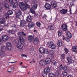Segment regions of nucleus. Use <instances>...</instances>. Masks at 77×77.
I'll return each mask as SVG.
<instances>
[{"label": "nucleus", "instance_id": "nucleus-1", "mask_svg": "<svg viewBox=\"0 0 77 77\" xmlns=\"http://www.w3.org/2000/svg\"><path fill=\"white\" fill-rule=\"evenodd\" d=\"M8 3H10V5H12L13 8H16L18 6V2L17 0H5Z\"/></svg>", "mask_w": 77, "mask_h": 77}, {"label": "nucleus", "instance_id": "nucleus-2", "mask_svg": "<svg viewBox=\"0 0 77 77\" xmlns=\"http://www.w3.org/2000/svg\"><path fill=\"white\" fill-rule=\"evenodd\" d=\"M48 46L49 48L54 50L56 48V45L53 42H49L48 43Z\"/></svg>", "mask_w": 77, "mask_h": 77}, {"label": "nucleus", "instance_id": "nucleus-3", "mask_svg": "<svg viewBox=\"0 0 77 77\" xmlns=\"http://www.w3.org/2000/svg\"><path fill=\"white\" fill-rule=\"evenodd\" d=\"M19 6L22 10L23 11H26V7L25 6L24 3L23 2H20L19 4Z\"/></svg>", "mask_w": 77, "mask_h": 77}, {"label": "nucleus", "instance_id": "nucleus-4", "mask_svg": "<svg viewBox=\"0 0 77 77\" xmlns=\"http://www.w3.org/2000/svg\"><path fill=\"white\" fill-rule=\"evenodd\" d=\"M2 5L5 9L8 10V9H10L9 8V5L7 3L3 2H2Z\"/></svg>", "mask_w": 77, "mask_h": 77}, {"label": "nucleus", "instance_id": "nucleus-5", "mask_svg": "<svg viewBox=\"0 0 77 77\" xmlns=\"http://www.w3.org/2000/svg\"><path fill=\"white\" fill-rule=\"evenodd\" d=\"M6 47L7 50L9 51H11L12 50V46L10 42H8L7 43Z\"/></svg>", "mask_w": 77, "mask_h": 77}, {"label": "nucleus", "instance_id": "nucleus-6", "mask_svg": "<svg viewBox=\"0 0 77 77\" xmlns=\"http://www.w3.org/2000/svg\"><path fill=\"white\" fill-rule=\"evenodd\" d=\"M61 29L63 31H66L68 30V26L66 24H63L61 26Z\"/></svg>", "mask_w": 77, "mask_h": 77}, {"label": "nucleus", "instance_id": "nucleus-7", "mask_svg": "<svg viewBox=\"0 0 77 77\" xmlns=\"http://www.w3.org/2000/svg\"><path fill=\"white\" fill-rule=\"evenodd\" d=\"M2 39L4 42H6L9 39V37L8 35H4L2 37Z\"/></svg>", "mask_w": 77, "mask_h": 77}, {"label": "nucleus", "instance_id": "nucleus-8", "mask_svg": "<svg viewBox=\"0 0 77 77\" xmlns=\"http://www.w3.org/2000/svg\"><path fill=\"white\" fill-rule=\"evenodd\" d=\"M28 39L29 42H33L34 40V36L32 35H29L28 36Z\"/></svg>", "mask_w": 77, "mask_h": 77}, {"label": "nucleus", "instance_id": "nucleus-9", "mask_svg": "<svg viewBox=\"0 0 77 77\" xmlns=\"http://www.w3.org/2000/svg\"><path fill=\"white\" fill-rule=\"evenodd\" d=\"M33 44L34 45H38L39 43V38L37 37H35L33 40Z\"/></svg>", "mask_w": 77, "mask_h": 77}, {"label": "nucleus", "instance_id": "nucleus-10", "mask_svg": "<svg viewBox=\"0 0 77 77\" xmlns=\"http://www.w3.org/2000/svg\"><path fill=\"white\" fill-rule=\"evenodd\" d=\"M17 47L18 49H21L23 48V44L20 43H17Z\"/></svg>", "mask_w": 77, "mask_h": 77}, {"label": "nucleus", "instance_id": "nucleus-11", "mask_svg": "<svg viewBox=\"0 0 77 77\" xmlns=\"http://www.w3.org/2000/svg\"><path fill=\"white\" fill-rule=\"evenodd\" d=\"M48 29L50 30H53L55 29V26L54 24H51L48 27Z\"/></svg>", "mask_w": 77, "mask_h": 77}, {"label": "nucleus", "instance_id": "nucleus-12", "mask_svg": "<svg viewBox=\"0 0 77 77\" xmlns=\"http://www.w3.org/2000/svg\"><path fill=\"white\" fill-rule=\"evenodd\" d=\"M28 26L29 29H31L32 28L33 26H35V23L32 22H31L29 23L28 24Z\"/></svg>", "mask_w": 77, "mask_h": 77}, {"label": "nucleus", "instance_id": "nucleus-13", "mask_svg": "<svg viewBox=\"0 0 77 77\" xmlns=\"http://www.w3.org/2000/svg\"><path fill=\"white\" fill-rule=\"evenodd\" d=\"M72 50L73 52L77 53V46H74L72 47Z\"/></svg>", "mask_w": 77, "mask_h": 77}, {"label": "nucleus", "instance_id": "nucleus-14", "mask_svg": "<svg viewBox=\"0 0 77 77\" xmlns=\"http://www.w3.org/2000/svg\"><path fill=\"white\" fill-rule=\"evenodd\" d=\"M31 7L33 9L35 10L37 8V7H38V5L35 3H32L31 5Z\"/></svg>", "mask_w": 77, "mask_h": 77}, {"label": "nucleus", "instance_id": "nucleus-15", "mask_svg": "<svg viewBox=\"0 0 77 77\" xmlns=\"http://www.w3.org/2000/svg\"><path fill=\"white\" fill-rule=\"evenodd\" d=\"M20 26L21 27H23L26 26V21L23 20V22L20 23Z\"/></svg>", "mask_w": 77, "mask_h": 77}, {"label": "nucleus", "instance_id": "nucleus-16", "mask_svg": "<svg viewBox=\"0 0 77 77\" xmlns=\"http://www.w3.org/2000/svg\"><path fill=\"white\" fill-rule=\"evenodd\" d=\"M60 12L62 14H65L66 13L68 12V9H66L65 10L63 9L60 11Z\"/></svg>", "mask_w": 77, "mask_h": 77}, {"label": "nucleus", "instance_id": "nucleus-17", "mask_svg": "<svg viewBox=\"0 0 77 77\" xmlns=\"http://www.w3.org/2000/svg\"><path fill=\"white\" fill-rule=\"evenodd\" d=\"M57 45L59 47L62 46V41L61 40H59L58 41Z\"/></svg>", "mask_w": 77, "mask_h": 77}, {"label": "nucleus", "instance_id": "nucleus-18", "mask_svg": "<svg viewBox=\"0 0 77 77\" xmlns=\"http://www.w3.org/2000/svg\"><path fill=\"white\" fill-rule=\"evenodd\" d=\"M9 18V16L8 14H7V13H5V14L4 16L3 17V18L5 20H7V19H8Z\"/></svg>", "mask_w": 77, "mask_h": 77}, {"label": "nucleus", "instance_id": "nucleus-19", "mask_svg": "<svg viewBox=\"0 0 77 77\" xmlns=\"http://www.w3.org/2000/svg\"><path fill=\"white\" fill-rule=\"evenodd\" d=\"M45 7L46 9H50L51 8V5L48 3H47L45 5Z\"/></svg>", "mask_w": 77, "mask_h": 77}, {"label": "nucleus", "instance_id": "nucleus-20", "mask_svg": "<svg viewBox=\"0 0 77 77\" xmlns=\"http://www.w3.org/2000/svg\"><path fill=\"white\" fill-rule=\"evenodd\" d=\"M66 34L67 36L69 38H71L72 37V35H71V33L67 31L66 32Z\"/></svg>", "mask_w": 77, "mask_h": 77}, {"label": "nucleus", "instance_id": "nucleus-21", "mask_svg": "<svg viewBox=\"0 0 77 77\" xmlns=\"http://www.w3.org/2000/svg\"><path fill=\"white\" fill-rule=\"evenodd\" d=\"M45 60H41L39 62V64L40 65L42 66H43L44 64H45Z\"/></svg>", "mask_w": 77, "mask_h": 77}, {"label": "nucleus", "instance_id": "nucleus-22", "mask_svg": "<svg viewBox=\"0 0 77 77\" xmlns=\"http://www.w3.org/2000/svg\"><path fill=\"white\" fill-rule=\"evenodd\" d=\"M19 41H20L21 44H23L24 43L25 41L24 38H23V37H20L19 38Z\"/></svg>", "mask_w": 77, "mask_h": 77}, {"label": "nucleus", "instance_id": "nucleus-23", "mask_svg": "<svg viewBox=\"0 0 77 77\" xmlns=\"http://www.w3.org/2000/svg\"><path fill=\"white\" fill-rule=\"evenodd\" d=\"M26 20L27 22H30L32 21V17L30 16H28L27 17V19Z\"/></svg>", "mask_w": 77, "mask_h": 77}, {"label": "nucleus", "instance_id": "nucleus-24", "mask_svg": "<svg viewBox=\"0 0 77 77\" xmlns=\"http://www.w3.org/2000/svg\"><path fill=\"white\" fill-rule=\"evenodd\" d=\"M5 56V53L3 51H0V56L3 57Z\"/></svg>", "mask_w": 77, "mask_h": 77}, {"label": "nucleus", "instance_id": "nucleus-25", "mask_svg": "<svg viewBox=\"0 0 77 77\" xmlns=\"http://www.w3.org/2000/svg\"><path fill=\"white\" fill-rule=\"evenodd\" d=\"M44 72H49L50 71V68L49 67H46L44 69Z\"/></svg>", "mask_w": 77, "mask_h": 77}, {"label": "nucleus", "instance_id": "nucleus-26", "mask_svg": "<svg viewBox=\"0 0 77 77\" xmlns=\"http://www.w3.org/2000/svg\"><path fill=\"white\" fill-rule=\"evenodd\" d=\"M45 48H40L39 49V51L41 53H44Z\"/></svg>", "mask_w": 77, "mask_h": 77}, {"label": "nucleus", "instance_id": "nucleus-27", "mask_svg": "<svg viewBox=\"0 0 77 77\" xmlns=\"http://www.w3.org/2000/svg\"><path fill=\"white\" fill-rule=\"evenodd\" d=\"M51 62V59H50V58H47L46 59L45 62L46 63H47V64H49V63H50Z\"/></svg>", "mask_w": 77, "mask_h": 77}, {"label": "nucleus", "instance_id": "nucleus-28", "mask_svg": "<svg viewBox=\"0 0 77 77\" xmlns=\"http://www.w3.org/2000/svg\"><path fill=\"white\" fill-rule=\"evenodd\" d=\"M68 62V65H70V64H71V63H73L74 62V61L73 60L71 59L69 60Z\"/></svg>", "mask_w": 77, "mask_h": 77}, {"label": "nucleus", "instance_id": "nucleus-29", "mask_svg": "<svg viewBox=\"0 0 77 77\" xmlns=\"http://www.w3.org/2000/svg\"><path fill=\"white\" fill-rule=\"evenodd\" d=\"M51 5L52 7L54 8H56L57 5H56V3L54 2H52Z\"/></svg>", "mask_w": 77, "mask_h": 77}, {"label": "nucleus", "instance_id": "nucleus-30", "mask_svg": "<svg viewBox=\"0 0 77 77\" xmlns=\"http://www.w3.org/2000/svg\"><path fill=\"white\" fill-rule=\"evenodd\" d=\"M16 14H18V15H22V12H21V11L18 10L16 12Z\"/></svg>", "mask_w": 77, "mask_h": 77}, {"label": "nucleus", "instance_id": "nucleus-31", "mask_svg": "<svg viewBox=\"0 0 77 77\" xmlns=\"http://www.w3.org/2000/svg\"><path fill=\"white\" fill-rule=\"evenodd\" d=\"M49 77H54L55 75L53 72H51L49 74Z\"/></svg>", "mask_w": 77, "mask_h": 77}, {"label": "nucleus", "instance_id": "nucleus-32", "mask_svg": "<svg viewBox=\"0 0 77 77\" xmlns=\"http://www.w3.org/2000/svg\"><path fill=\"white\" fill-rule=\"evenodd\" d=\"M57 69L58 70H62V69H63V66H62V64H61L57 68Z\"/></svg>", "mask_w": 77, "mask_h": 77}, {"label": "nucleus", "instance_id": "nucleus-33", "mask_svg": "<svg viewBox=\"0 0 77 77\" xmlns=\"http://www.w3.org/2000/svg\"><path fill=\"white\" fill-rule=\"evenodd\" d=\"M5 21H6V20L3 18L0 19V23L1 24H4L5 23Z\"/></svg>", "mask_w": 77, "mask_h": 77}, {"label": "nucleus", "instance_id": "nucleus-34", "mask_svg": "<svg viewBox=\"0 0 77 77\" xmlns=\"http://www.w3.org/2000/svg\"><path fill=\"white\" fill-rule=\"evenodd\" d=\"M62 74L63 75H64V76H66L67 75V74H68L67 72L66 71H63V72H62Z\"/></svg>", "mask_w": 77, "mask_h": 77}, {"label": "nucleus", "instance_id": "nucleus-35", "mask_svg": "<svg viewBox=\"0 0 77 77\" xmlns=\"http://www.w3.org/2000/svg\"><path fill=\"white\" fill-rule=\"evenodd\" d=\"M42 74L43 77H46L47 76V72H42Z\"/></svg>", "mask_w": 77, "mask_h": 77}, {"label": "nucleus", "instance_id": "nucleus-36", "mask_svg": "<svg viewBox=\"0 0 77 77\" xmlns=\"http://www.w3.org/2000/svg\"><path fill=\"white\" fill-rule=\"evenodd\" d=\"M17 35L19 38L23 37V35H21V32H18Z\"/></svg>", "mask_w": 77, "mask_h": 77}, {"label": "nucleus", "instance_id": "nucleus-37", "mask_svg": "<svg viewBox=\"0 0 77 77\" xmlns=\"http://www.w3.org/2000/svg\"><path fill=\"white\" fill-rule=\"evenodd\" d=\"M63 69L64 71H66V70H67L68 69V67H67V66H65L63 67Z\"/></svg>", "mask_w": 77, "mask_h": 77}, {"label": "nucleus", "instance_id": "nucleus-38", "mask_svg": "<svg viewBox=\"0 0 77 77\" xmlns=\"http://www.w3.org/2000/svg\"><path fill=\"white\" fill-rule=\"evenodd\" d=\"M62 31H58V36H61V35H62Z\"/></svg>", "mask_w": 77, "mask_h": 77}, {"label": "nucleus", "instance_id": "nucleus-39", "mask_svg": "<svg viewBox=\"0 0 77 77\" xmlns=\"http://www.w3.org/2000/svg\"><path fill=\"white\" fill-rule=\"evenodd\" d=\"M7 13L10 15H12V14H13V12L11 10H9L7 12Z\"/></svg>", "mask_w": 77, "mask_h": 77}, {"label": "nucleus", "instance_id": "nucleus-40", "mask_svg": "<svg viewBox=\"0 0 77 77\" xmlns=\"http://www.w3.org/2000/svg\"><path fill=\"white\" fill-rule=\"evenodd\" d=\"M71 58H72L71 56L70 55H68L67 57V60L68 61H69V60L71 59Z\"/></svg>", "mask_w": 77, "mask_h": 77}, {"label": "nucleus", "instance_id": "nucleus-41", "mask_svg": "<svg viewBox=\"0 0 77 77\" xmlns=\"http://www.w3.org/2000/svg\"><path fill=\"white\" fill-rule=\"evenodd\" d=\"M16 16L17 18L18 19H20V18H21V15L16 14Z\"/></svg>", "mask_w": 77, "mask_h": 77}, {"label": "nucleus", "instance_id": "nucleus-42", "mask_svg": "<svg viewBox=\"0 0 77 77\" xmlns=\"http://www.w3.org/2000/svg\"><path fill=\"white\" fill-rule=\"evenodd\" d=\"M36 24L37 26H38L39 27H40V26H41V23L39 22H38L36 23Z\"/></svg>", "mask_w": 77, "mask_h": 77}, {"label": "nucleus", "instance_id": "nucleus-43", "mask_svg": "<svg viewBox=\"0 0 77 77\" xmlns=\"http://www.w3.org/2000/svg\"><path fill=\"white\" fill-rule=\"evenodd\" d=\"M8 33L11 35V34H13L14 31L12 30H10L8 31Z\"/></svg>", "mask_w": 77, "mask_h": 77}, {"label": "nucleus", "instance_id": "nucleus-44", "mask_svg": "<svg viewBox=\"0 0 77 77\" xmlns=\"http://www.w3.org/2000/svg\"><path fill=\"white\" fill-rule=\"evenodd\" d=\"M44 53L46 54H48V53H49V51H48V50L47 49L45 50V49L44 51Z\"/></svg>", "mask_w": 77, "mask_h": 77}, {"label": "nucleus", "instance_id": "nucleus-45", "mask_svg": "<svg viewBox=\"0 0 77 77\" xmlns=\"http://www.w3.org/2000/svg\"><path fill=\"white\" fill-rule=\"evenodd\" d=\"M64 50H65V52L66 53V54H67V53H68L69 51L68 49H67L66 48H65Z\"/></svg>", "mask_w": 77, "mask_h": 77}, {"label": "nucleus", "instance_id": "nucleus-46", "mask_svg": "<svg viewBox=\"0 0 77 77\" xmlns=\"http://www.w3.org/2000/svg\"><path fill=\"white\" fill-rule=\"evenodd\" d=\"M30 11L32 13V14H35V11L34 10H33L32 8L30 9Z\"/></svg>", "mask_w": 77, "mask_h": 77}, {"label": "nucleus", "instance_id": "nucleus-47", "mask_svg": "<svg viewBox=\"0 0 77 77\" xmlns=\"http://www.w3.org/2000/svg\"><path fill=\"white\" fill-rule=\"evenodd\" d=\"M6 46L4 45L2 46L1 47V50H2V51H3V50L6 49Z\"/></svg>", "mask_w": 77, "mask_h": 77}, {"label": "nucleus", "instance_id": "nucleus-48", "mask_svg": "<svg viewBox=\"0 0 77 77\" xmlns=\"http://www.w3.org/2000/svg\"><path fill=\"white\" fill-rule=\"evenodd\" d=\"M65 40L66 41V42H69L70 41V39L68 37H66L65 38Z\"/></svg>", "mask_w": 77, "mask_h": 77}, {"label": "nucleus", "instance_id": "nucleus-49", "mask_svg": "<svg viewBox=\"0 0 77 77\" xmlns=\"http://www.w3.org/2000/svg\"><path fill=\"white\" fill-rule=\"evenodd\" d=\"M21 34L23 36H26V33L24 32V31L22 32Z\"/></svg>", "mask_w": 77, "mask_h": 77}, {"label": "nucleus", "instance_id": "nucleus-50", "mask_svg": "<svg viewBox=\"0 0 77 77\" xmlns=\"http://www.w3.org/2000/svg\"><path fill=\"white\" fill-rule=\"evenodd\" d=\"M52 62L54 65H56V61L55 60H52Z\"/></svg>", "mask_w": 77, "mask_h": 77}, {"label": "nucleus", "instance_id": "nucleus-51", "mask_svg": "<svg viewBox=\"0 0 77 77\" xmlns=\"http://www.w3.org/2000/svg\"><path fill=\"white\" fill-rule=\"evenodd\" d=\"M3 7H1L0 8V12H3Z\"/></svg>", "mask_w": 77, "mask_h": 77}, {"label": "nucleus", "instance_id": "nucleus-52", "mask_svg": "<svg viewBox=\"0 0 77 77\" xmlns=\"http://www.w3.org/2000/svg\"><path fill=\"white\" fill-rule=\"evenodd\" d=\"M21 56L23 57H27V55H26L25 54H22L21 55Z\"/></svg>", "mask_w": 77, "mask_h": 77}, {"label": "nucleus", "instance_id": "nucleus-53", "mask_svg": "<svg viewBox=\"0 0 77 77\" xmlns=\"http://www.w3.org/2000/svg\"><path fill=\"white\" fill-rule=\"evenodd\" d=\"M42 17L46 18L47 17V16L46 14H45L43 15V16H42Z\"/></svg>", "mask_w": 77, "mask_h": 77}, {"label": "nucleus", "instance_id": "nucleus-54", "mask_svg": "<svg viewBox=\"0 0 77 77\" xmlns=\"http://www.w3.org/2000/svg\"><path fill=\"white\" fill-rule=\"evenodd\" d=\"M2 43H3V41H2V38H0V45H1Z\"/></svg>", "mask_w": 77, "mask_h": 77}, {"label": "nucleus", "instance_id": "nucleus-55", "mask_svg": "<svg viewBox=\"0 0 77 77\" xmlns=\"http://www.w3.org/2000/svg\"><path fill=\"white\" fill-rule=\"evenodd\" d=\"M61 56L62 57V58L63 59H65V54H63L61 55Z\"/></svg>", "mask_w": 77, "mask_h": 77}, {"label": "nucleus", "instance_id": "nucleus-56", "mask_svg": "<svg viewBox=\"0 0 77 77\" xmlns=\"http://www.w3.org/2000/svg\"><path fill=\"white\" fill-rule=\"evenodd\" d=\"M32 2L33 3H35L36 1V0H32Z\"/></svg>", "mask_w": 77, "mask_h": 77}, {"label": "nucleus", "instance_id": "nucleus-57", "mask_svg": "<svg viewBox=\"0 0 77 77\" xmlns=\"http://www.w3.org/2000/svg\"><path fill=\"white\" fill-rule=\"evenodd\" d=\"M70 14H71L72 13H71V8H70V10H69Z\"/></svg>", "mask_w": 77, "mask_h": 77}, {"label": "nucleus", "instance_id": "nucleus-58", "mask_svg": "<svg viewBox=\"0 0 77 77\" xmlns=\"http://www.w3.org/2000/svg\"><path fill=\"white\" fill-rule=\"evenodd\" d=\"M26 7L27 8H28V9H29V8H30V6H29V5H26Z\"/></svg>", "mask_w": 77, "mask_h": 77}, {"label": "nucleus", "instance_id": "nucleus-59", "mask_svg": "<svg viewBox=\"0 0 77 77\" xmlns=\"http://www.w3.org/2000/svg\"><path fill=\"white\" fill-rule=\"evenodd\" d=\"M28 4H27V2H26L25 3V6L26 7V6H27V5H28Z\"/></svg>", "mask_w": 77, "mask_h": 77}, {"label": "nucleus", "instance_id": "nucleus-60", "mask_svg": "<svg viewBox=\"0 0 77 77\" xmlns=\"http://www.w3.org/2000/svg\"><path fill=\"white\" fill-rule=\"evenodd\" d=\"M27 67V66H23L22 67V68H26Z\"/></svg>", "mask_w": 77, "mask_h": 77}, {"label": "nucleus", "instance_id": "nucleus-61", "mask_svg": "<svg viewBox=\"0 0 77 77\" xmlns=\"http://www.w3.org/2000/svg\"><path fill=\"white\" fill-rule=\"evenodd\" d=\"M3 30V29H0V32H1V31H2V30Z\"/></svg>", "mask_w": 77, "mask_h": 77}, {"label": "nucleus", "instance_id": "nucleus-62", "mask_svg": "<svg viewBox=\"0 0 77 77\" xmlns=\"http://www.w3.org/2000/svg\"><path fill=\"white\" fill-rule=\"evenodd\" d=\"M22 64H23V62H21L20 63V65H21H21H22Z\"/></svg>", "mask_w": 77, "mask_h": 77}, {"label": "nucleus", "instance_id": "nucleus-63", "mask_svg": "<svg viewBox=\"0 0 77 77\" xmlns=\"http://www.w3.org/2000/svg\"><path fill=\"white\" fill-rule=\"evenodd\" d=\"M16 62H17V61L14 62H12V63H16Z\"/></svg>", "mask_w": 77, "mask_h": 77}, {"label": "nucleus", "instance_id": "nucleus-64", "mask_svg": "<svg viewBox=\"0 0 77 77\" xmlns=\"http://www.w3.org/2000/svg\"><path fill=\"white\" fill-rule=\"evenodd\" d=\"M76 24V26H77V21L75 22Z\"/></svg>", "mask_w": 77, "mask_h": 77}]
</instances>
